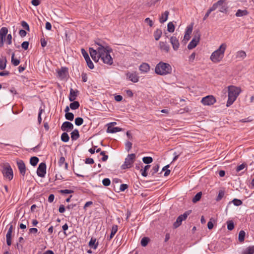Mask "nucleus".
Listing matches in <instances>:
<instances>
[{"label":"nucleus","instance_id":"10","mask_svg":"<svg viewBox=\"0 0 254 254\" xmlns=\"http://www.w3.org/2000/svg\"><path fill=\"white\" fill-rule=\"evenodd\" d=\"M46 173V165L45 163H41L37 168V174L40 177H44Z\"/></svg>","mask_w":254,"mask_h":254},{"label":"nucleus","instance_id":"33","mask_svg":"<svg viewBox=\"0 0 254 254\" xmlns=\"http://www.w3.org/2000/svg\"><path fill=\"white\" fill-rule=\"evenodd\" d=\"M202 194V193L201 191H200V192H198V193H197L195 195V196L192 198V201L193 203H196L197 201H198L200 199Z\"/></svg>","mask_w":254,"mask_h":254},{"label":"nucleus","instance_id":"9","mask_svg":"<svg viewBox=\"0 0 254 254\" xmlns=\"http://www.w3.org/2000/svg\"><path fill=\"white\" fill-rule=\"evenodd\" d=\"M216 100L212 95H208L203 97L201 100V103L204 105L210 106L213 105Z\"/></svg>","mask_w":254,"mask_h":254},{"label":"nucleus","instance_id":"7","mask_svg":"<svg viewBox=\"0 0 254 254\" xmlns=\"http://www.w3.org/2000/svg\"><path fill=\"white\" fill-rule=\"evenodd\" d=\"M191 212V210H188L186 211L183 214L180 215L173 224L174 228H177L179 227L182 224V221L185 220Z\"/></svg>","mask_w":254,"mask_h":254},{"label":"nucleus","instance_id":"60","mask_svg":"<svg viewBox=\"0 0 254 254\" xmlns=\"http://www.w3.org/2000/svg\"><path fill=\"white\" fill-rule=\"evenodd\" d=\"M43 112V110L40 108L39 109V112L38 114V121L39 124L41 123L42 122V118H41V114H42Z\"/></svg>","mask_w":254,"mask_h":254},{"label":"nucleus","instance_id":"18","mask_svg":"<svg viewBox=\"0 0 254 254\" xmlns=\"http://www.w3.org/2000/svg\"><path fill=\"white\" fill-rule=\"evenodd\" d=\"M89 53L92 59L95 62H98L99 59L100 58L99 56V53H97L96 50L93 49L92 48H89Z\"/></svg>","mask_w":254,"mask_h":254},{"label":"nucleus","instance_id":"29","mask_svg":"<svg viewBox=\"0 0 254 254\" xmlns=\"http://www.w3.org/2000/svg\"><path fill=\"white\" fill-rule=\"evenodd\" d=\"M162 34V32L161 29H157L154 32V37L155 40L158 41L161 37Z\"/></svg>","mask_w":254,"mask_h":254},{"label":"nucleus","instance_id":"6","mask_svg":"<svg viewBox=\"0 0 254 254\" xmlns=\"http://www.w3.org/2000/svg\"><path fill=\"white\" fill-rule=\"evenodd\" d=\"M200 33L198 30L194 32V35L192 39L188 45V48L191 50L195 48L199 42Z\"/></svg>","mask_w":254,"mask_h":254},{"label":"nucleus","instance_id":"52","mask_svg":"<svg viewBox=\"0 0 254 254\" xmlns=\"http://www.w3.org/2000/svg\"><path fill=\"white\" fill-rule=\"evenodd\" d=\"M87 64L88 66V67L90 69H93L94 68V64L90 59H87V60H86Z\"/></svg>","mask_w":254,"mask_h":254},{"label":"nucleus","instance_id":"61","mask_svg":"<svg viewBox=\"0 0 254 254\" xmlns=\"http://www.w3.org/2000/svg\"><path fill=\"white\" fill-rule=\"evenodd\" d=\"M144 21L145 23L148 24L150 27H152L153 25V21L149 18H145Z\"/></svg>","mask_w":254,"mask_h":254},{"label":"nucleus","instance_id":"63","mask_svg":"<svg viewBox=\"0 0 254 254\" xmlns=\"http://www.w3.org/2000/svg\"><path fill=\"white\" fill-rule=\"evenodd\" d=\"M128 188V185L127 184H122L120 186V190L121 191H124Z\"/></svg>","mask_w":254,"mask_h":254},{"label":"nucleus","instance_id":"4","mask_svg":"<svg viewBox=\"0 0 254 254\" xmlns=\"http://www.w3.org/2000/svg\"><path fill=\"white\" fill-rule=\"evenodd\" d=\"M172 71L171 66L167 63L163 62L159 63L155 68V72L160 75H165L170 73Z\"/></svg>","mask_w":254,"mask_h":254},{"label":"nucleus","instance_id":"24","mask_svg":"<svg viewBox=\"0 0 254 254\" xmlns=\"http://www.w3.org/2000/svg\"><path fill=\"white\" fill-rule=\"evenodd\" d=\"M118 227L117 225H113L111 229V233L109 237L107 238V240L108 241H110L113 237L115 236L117 232L118 231Z\"/></svg>","mask_w":254,"mask_h":254},{"label":"nucleus","instance_id":"48","mask_svg":"<svg viewBox=\"0 0 254 254\" xmlns=\"http://www.w3.org/2000/svg\"><path fill=\"white\" fill-rule=\"evenodd\" d=\"M232 202L233 203L234 205L237 206H240L243 203L241 200L237 198L234 199Z\"/></svg>","mask_w":254,"mask_h":254},{"label":"nucleus","instance_id":"57","mask_svg":"<svg viewBox=\"0 0 254 254\" xmlns=\"http://www.w3.org/2000/svg\"><path fill=\"white\" fill-rule=\"evenodd\" d=\"M29 42L28 41H24L21 44V47L25 50H26L28 49L29 47Z\"/></svg>","mask_w":254,"mask_h":254},{"label":"nucleus","instance_id":"19","mask_svg":"<svg viewBox=\"0 0 254 254\" xmlns=\"http://www.w3.org/2000/svg\"><path fill=\"white\" fill-rule=\"evenodd\" d=\"M192 31V26H188L185 31V34L184 35V40L185 42H187L189 40L190 38V35Z\"/></svg>","mask_w":254,"mask_h":254},{"label":"nucleus","instance_id":"12","mask_svg":"<svg viewBox=\"0 0 254 254\" xmlns=\"http://www.w3.org/2000/svg\"><path fill=\"white\" fill-rule=\"evenodd\" d=\"M73 128V124L67 121L63 123L61 126V129L64 131L69 132L72 130Z\"/></svg>","mask_w":254,"mask_h":254},{"label":"nucleus","instance_id":"30","mask_svg":"<svg viewBox=\"0 0 254 254\" xmlns=\"http://www.w3.org/2000/svg\"><path fill=\"white\" fill-rule=\"evenodd\" d=\"M249 13L247 10H241L238 9L236 13V16L237 17H241L248 15Z\"/></svg>","mask_w":254,"mask_h":254},{"label":"nucleus","instance_id":"56","mask_svg":"<svg viewBox=\"0 0 254 254\" xmlns=\"http://www.w3.org/2000/svg\"><path fill=\"white\" fill-rule=\"evenodd\" d=\"M60 192L62 193V194H69V193H73L74 191L73 190H60Z\"/></svg>","mask_w":254,"mask_h":254},{"label":"nucleus","instance_id":"17","mask_svg":"<svg viewBox=\"0 0 254 254\" xmlns=\"http://www.w3.org/2000/svg\"><path fill=\"white\" fill-rule=\"evenodd\" d=\"M159 47L161 51L166 53H168L170 49L169 45L166 42L160 41L159 43Z\"/></svg>","mask_w":254,"mask_h":254},{"label":"nucleus","instance_id":"36","mask_svg":"<svg viewBox=\"0 0 254 254\" xmlns=\"http://www.w3.org/2000/svg\"><path fill=\"white\" fill-rule=\"evenodd\" d=\"M39 161V158L37 157H32L30 159V163L33 166H35Z\"/></svg>","mask_w":254,"mask_h":254},{"label":"nucleus","instance_id":"25","mask_svg":"<svg viewBox=\"0 0 254 254\" xmlns=\"http://www.w3.org/2000/svg\"><path fill=\"white\" fill-rule=\"evenodd\" d=\"M150 69V66L147 63H142L139 66V70L143 72H147Z\"/></svg>","mask_w":254,"mask_h":254},{"label":"nucleus","instance_id":"31","mask_svg":"<svg viewBox=\"0 0 254 254\" xmlns=\"http://www.w3.org/2000/svg\"><path fill=\"white\" fill-rule=\"evenodd\" d=\"M246 53L244 51H240L236 53V58L242 60L244 59L246 57Z\"/></svg>","mask_w":254,"mask_h":254},{"label":"nucleus","instance_id":"27","mask_svg":"<svg viewBox=\"0 0 254 254\" xmlns=\"http://www.w3.org/2000/svg\"><path fill=\"white\" fill-rule=\"evenodd\" d=\"M79 136V131L77 129H75L71 133V138L72 140H77Z\"/></svg>","mask_w":254,"mask_h":254},{"label":"nucleus","instance_id":"43","mask_svg":"<svg viewBox=\"0 0 254 254\" xmlns=\"http://www.w3.org/2000/svg\"><path fill=\"white\" fill-rule=\"evenodd\" d=\"M65 118L66 120L72 121L74 119V115L72 113H67L65 114Z\"/></svg>","mask_w":254,"mask_h":254},{"label":"nucleus","instance_id":"22","mask_svg":"<svg viewBox=\"0 0 254 254\" xmlns=\"http://www.w3.org/2000/svg\"><path fill=\"white\" fill-rule=\"evenodd\" d=\"M77 90H74L72 88L70 89V93L69 96V100L70 102L74 101L77 96Z\"/></svg>","mask_w":254,"mask_h":254},{"label":"nucleus","instance_id":"45","mask_svg":"<svg viewBox=\"0 0 254 254\" xmlns=\"http://www.w3.org/2000/svg\"><path fill=\"white\" fill-rule=\"evenodd\" d=\"M83 123V119L81 117H77L75 119V124L79 126H81Z\"/></svg>","mask_w":254,"mask_h":254},{"label":"nucleus","instance_id":"54","mask_svg":"<svg viewBox=\"0 0 254 254\" xmlns=\"http://www.w3.org/2000/svg\"><path fill=\"white\" fill-rule=\"evenodd\" d=\"M100 155L103 156L102 160L104 162L106 161L108 158V156L106 155V152L105 151H101Z\"/></svg>","mask_w":254,"mask_h":254},{"label":"nucleus","instance_id":"13","mask_svg":"<svg viewBox=\"0 0 254 254\" xmlns=\"http://www.w3.org/2000/svg\"><path fill=\"white\" fill-rule=\"evenodd\" d=\"M170 42L172 45L174 51H177L180 47L178 39L175 36H172L170 39Z\"/></svg>","mask_w":254,"mask_h":254},{"label":"nucleus","instance_id":"46","mask_svg":"<svg viewBox=\"0 0 254 254\" xmlns=\"http://www.w3.org/2000/svg\"><path fill=\"white\" fill-rule=\"evenodd\" d=\"M6 60L5 59L4 60L0 59V69L3 70L5 69L6 67Z\"/></svg>","mask_w":254,"mask_h":254},{"label":"nucleus","instance_id":"28","mask_svg":"<svg viewBox=\"0 0 254 254\" xmlns=\"http://www.w3.org/2000/svg\"><path fill=\"white\" fill-rule=\"evenodd\" d=\"M254 254V246H249L245 249L242 254Z\"/></svg>","mask_w":254,"mask_h":254},{"label":"nucleus","instance_id":"49","mask_svg":"<svg viewBox=\"0 0 254 254\" xmlns=\"http://www.w3.org/2000/svg\"><path fill=\"white\" fill-rule=\"evenodd\" d=\"M8 33V29L6 27H2L0 29V35L6 36Z\"/></svg>","mask_w":254,"mask_h":254},{"label":"nucleus","instance_id":"34","mask_svg":"<svg viewBox=\"0 0 254 254\" xmlns=\"http://www.w3.org/2000/svg\"><path fill=\"white\" fill-rule=\"evenodd\" d=\"M150 241L148 237H144L141 240L140 244L142 247H146Z\"/></svg>","mask_w":254,"mask_h":254},{"label":"nucleus","instance_id":"15","mask_svg":"<svg viewBox=\"0 0 254 254\" xmlns=\"http://www.w3.org/2000/svg\"><path fill=\"white\" fill-rule=\"evenodd\" d=\"M9 227L6 235V244L8 246H9L11 245V236L13 231V226L12 224H9Z\"/></svg>","mask_w":254,"mask_h":254},{"label":"nucleus","instance_id":"47","mask_svg":"<svg viewBox=\"0 0 254 254\" xmlns=\"http://www.w3.org/2000/svg\"><path fill=\"white\" fill-rule=\"evenodd\" d=\"M227 229L229 230H232L234 228V222L232 220H229L227 221Z\"/></svg>","mask_w":254,"mask_h":254},{"label":"nucleus","instance_id":"38","mask_svg":"<svg viewBox=\"0 0 254 254\" xmlns=\"http://www.w3.org/2000/svg\"><path fill=\"white\" fill-rule=\"evenodd\" d=\"M11 63L14 66L18 65L20 63V60L14 58V53H13L11 56Z\"/></svg>","mask_w":254,"mask_h":254},{"label":"nucleus","instance_id":"53","mask_svg":"<svg viewBox=\"0 0 254 254\" xmlns=\"http://www.w3.org/2000/svg\"><path fill=\"white\" fill-rule=\"evenodd\" d=\"M7 45H10L12 43V35L9 34L7 35L6 39L5 40Z\"/></svg>","mask_w":254,"mask_h":254},{"label":"nucleus","instance_id":"23","mask_svg":"<svg viewBox=\"0 0 254 254\" xmlns=\"http://www.w3.org/2000/svg\"><path fill=\"white\" fill-rule=\"evenodd\" d=\"M122 128L119 127H114L112 126H109L107 129V132L108 133H116L117 132L121 131L122 130Z\"/></svg>","mask_w":254,"mask_h":254},{"label":"nucleus","instance_id":"26","mask_svg":"<svg viewBox=\"0 0 254 254\" xmlns=\"http://www.w3.org/2000/svg\"><path fill=\"white\" fill-rule=\"evenodd\" d=\"M98 246V242H96V239L91 238L89 242V246L93 249H96Z\"/></svg>","mask_w":254,"mask_h":254},{"label":"nucleus","instance_id":"59","mask_svg":"<svg viewBox=\"0 0 254 254\" xmlns=\"http://www.w3.org/2000/svg\"><path fill=\"white\" fill-rule=\"evenodd\" d=\"M81 53H82L83 57L84 58L85 61L86 60H87V59H89L90 58L88 53H87V52L84 49H81Z\"/></svg>","mask_w":254,"mask_h":254},{"label":"nucleus","instance_id":"20","mask_svg":"<svg viewBox=\"0 0 254 254\" xmlns=\"http://www.w3.org/2000/svg\"><path fill=\"white\" fill-rule=\"evenodd\" d=\"M226 0H219L217 2L213 3L212 6L209 8V10L211 12L215 10L219 6L224 4Z\"/></svg>","mask_w":254,"mask_h":254},{"label":"nucleus","instance_id":"14","mask_svg":"<svg viewBox=\"0 0 254 254\" xmlns=\"http://www.w3.org/2000/svg\"><path fill=\"white\" fill-rule=\"evenodd\" d=\"M127 78L131 81L136 83L139 80V76L136 72H127L126 74Z\"/></svg>","mask_w":254,"mask_h":254},{"label":"nucleus","instance_id":"42","mask_svg":"<svg viewBox=\"0 0 254 254\" xmlns=\"http://www.w3.org/2000/svg\"><path fill=\"white\" fill-rule=\"evenodd\" d=\"M142 161L145 164H149L152 162L153 159L150 156L144 157L142 158Z\"/></svg>","mask_w":254,"mask_h":254},{"label":"nucleus","instance_id":"39","mask_svg":"<svg viewBox=\"0 0 254 254\" xmlns=\"http://www.w3.org/2000/svg\"><path fill=\"white\" fill-rule=\"evenodd\" d=\"M220 7L219 11L222 13H226L228 11V6L225 4H222L221 5H219Z\"/></svg>","mask_w":254,"mask_h":254},{"label":"nucleus","instance_id":"11","mask_svg":"<svg viewBox=\"0 0 254 254\" xmlns=\"http://www.w3.org/2000/svg\"><path fill=\"white\" fill-rule=\"evenodd\" d=\"M16 164L20 174L24 177L26 173V166L23 160L18 159L16 160Z\"/></svg>","mask_w":254,"mask_h":254},{"label":"nucleus","instance_id":"5","mask_svg":"<svg viewBox=\"0 0 254 254\" xmlns=\"http://www.w3.org/2000/svg\"><path fill=\"white\" fill-rule=\"evenodd\" d=\"M136 159V155L134 153L129 154L125 159L124 163L121 166L122 170L130 168Z\"/></svg>","mask_w":254,"mask_h":254},{"label":"nucleus","instance_id":"51","mask_svg":"<svg viewBox=\"0 0 254 254\" xmlns=\"http://www.w3.org/2000/svg\"><path fill=\"white\" fill-rule=\"evenodd\" d=\"M102 183L104 186L108 187L110 185L111 181L109 178H105L103 180Z\"/></svg>","mask_w":254,"mask_h":254},{"label":"nucleus","instance_id":"41","mask_svg":"<svg viewBox=\"0 0 254 254\" xmlns=\"http://www.w3.org/2000/svg\"><path fill=\"white\" fill-rule=\"evenodd\" d=\"M167 30L169 32H173L175 30V26L174 25V24L173 23V22H170L168 23V25H167Z\"/></svg>","mask_w":254,"mask_h":254},{"label":"nucleus","instance_id":"1","mask_svg":"<svg viewBox=\"0 0 254 254\" xmlns=\"http://www.w3.org/2000/svg\"><path fill=\"white\" fill-rule=\"evenodd\" d=\"M97 44L99 46L97 49L99 53V56L103 63L108 65L112 64L113 60L110 55V53L112 52V48L109 47L105 48L104 46L97 43Z\"/></svg>","mask_w":254,"mask_h":254},{"label":"nucleus","instance_id":"44","mask_svg":"<svg viewBox=\"0 0 254 254\" xmlns=\"http://www.w3.org/2000/svg\"><path fill=\"white\" fill-rule=\"evenodd\" d=\"M159 169V164H156L155 165H154L151 170V174L152 176H153L155 174H156L158 171V170Z\"/></svg>","mask_w":254,"mask_h":254},{"label":"nucleus","instance_id":"32","mask_svg":"<svg viewBox=\"0 0 254 254\" xmlns=\"http://www.w3.org/2000/svg\"><path fill=\"white\" fill-rule=\"evenodd\" d=\"M73 102L71 103L69 105V107L72 110H76L79 106L80 104L78 101H73Z\"/></svg>","mask_w":254,"mask_h":254},{"label":"nucleus","instance_id":"55","mask_svg":"<svg viewBox=\"0 0 254 254\" xmlns=\"http://www.w3.org/2000/svg\"><path fill=\"white\" fill-rule=\"evenodd\" d=\"M21 26L23 27V28H24L25 30H27V31H29L30 30V28H29V25L28 24V23L25 21H22L21 22Z\"/></svg>","mask_w":254,"mask_h":254},{"label":"nucleus","instance_id":"2","mask_svg":"<svg viewBox=\"0 0 254 254\" xmlns=\"http://www.w3.org/2000/svg\"><path fill=\"white\" fill-rule=\"evenodd\" d=\"M241 92L240 87L231 85L228 87V99L227 102L226 106L227 107L230 106L236 101L238 96Z\"/></svg>","mask_w":254,"mask_h":254},{"label":"nucleus","instance_id":"40","mask_svg":"<svg viewBox=\"0 0 254 254\" xmlns=\"http://www.w3.org/2000/svg\"><path fill=\"white\" fill-rule=\"evenodd\" d=\"M245 232L243 230L240 231V232L239 233V241L240 242H243L245 239Z\"/></svg>","mask_w":254,"mask_h":254},{"label":"nucleus","instance_id":"3","mask_svg":"<svg viewBox=\"0 0 254 254\" xmlns=\"http://www.w3.org/2000/svg\"><path fill=\"white\" fill-rule=\"evenodd\" d=\"M226 48L227 45L225 43L222 44L217 50L212 53L210 58L211 61L215 63L220 62L224 56Z\"/></svg>","mask_w":254,"mask_h":254},{"label":"nucleus","instance_id":"8","mask_svg":"<svg viewBox=\"0 0 254 254\" xmlns=\"http://www.w3.org/2000/svg\"><path fill=\"white\" fill-rule=\"evenodd\" d=\"M4 177L8 179L9 181L11 180L13 177V171L9 165L5 166L2 171Z\"/></svg>","mask_w":254,"mask_h":254},{"label":"nucleus","instance_id":"37","mask_svg":"<svg viewBox=\"0 0 254 254\" xmlns=\"http://www.w3.org/2000/svg\"><path fill=\"white\" fill-rule=\"evenodd\" d=\"M224 194H225L224 190H220L219 191L218 194V195L217 196V197L216 198V200L217 201H220L222 199V198L224 197Z\"/></svg>","mask_w":254,"mask_h":254},{"label":"nucleus","instance_id":"16","mask_svg":"<svg viewBox=\"0 0 254 254\" xmlns=\"http://www.w3.org/2000/svg\"><path fill=\"white\" fill-rule=\"evenodd\" d=\"M59 77L63 79L66 77L68 74V68L66 67H62L60 69L57 71Z\"/></svg>","mask_w":254,"mask_h":254},{"label":"nucleus","instance_id":"50","mask_svg":"<svg viewBox=\"0 0 254 254\" xmlns=\"http://www.w3.org/2000/svg\"><path fill=\"white\" fill-rule=\"evenodd\" d=\"M247 164L245 163H242V164L239 165L237 166V168H236V171L237 172L242 170L243 169H244L245 168H246L247 167Z\"/></svg>","mask_w":254,"mask_h":254},{"label":"nucleus","instance_id":"58","mask_svg":"<svg viewBox=\"0 0 254 254\" xmlns=\"http://www.w3.org/2000/svg\"><path fill=\"white\" fill-rule=\"evenodd\" d=\"M126 149L129 151L132 148V143L130 141H127L126 143Z\"/></svg>","mask_w":254,"mask_h":254},{"label":"nucleus","instance_id":"21","mask_svg":"<svg viewBox=\"0 0 254 254\" xmlns=\"http://www.w3.org/2000/svg\"><path fill=\"white\" fill-rule=\"evenodd\" d=\"M169 15V11L168 10L165 11L164 12L162 13L161 15L160 16L159 18V21L160 23H163L165 21H166L168 19V16Z\"/></svg>","mask_w":254,"mask_h":254},{"label":"nucleus","instance_id":"35","mask_svg":"<svg viewBox=\"0 0 254 254\" xmlns=\"http://www.w3.org/2000/svg\"><path fill=\"white\" fill-rule=\"evenodd\" d=\"M61 140L64 142H68L69 140L68 134L65 132H63L61 135Z\"/></svg>","mask_w":254,"mask_h":254},{"label":"nucleus","instance_id":"62","mask_svg":"<svg viewBox=\"0 0 254 254\" xmlns=\"http://www.w3.org/2000/svg\"><path fill=\"white\" fill-rule=\"evenodd\" d=\"M85 163L88 164H92L94 163V161L92 158H87L85 159Z\"/></svg>","mask_w":254,"mask_h":254},{"label":"nucleus","instance_id":"64","mask_svg":"<svg viewBox=\"0 0 254 254\" xmlns=\"http://www.w3.org/2000/svg\"><path fill=\"white\" fill-rule=\"evenodd\" d=\"M64 163H65V158L64 156H61L59 161V165L62 166Z\"/></svg>","mask_w":254,"mask_h":254}]
</instances>
